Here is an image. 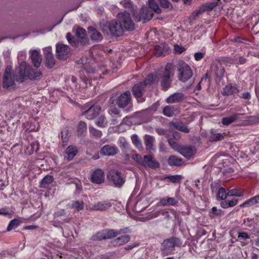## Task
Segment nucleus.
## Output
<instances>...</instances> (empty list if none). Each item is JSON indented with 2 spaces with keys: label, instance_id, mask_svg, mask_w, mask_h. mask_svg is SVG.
I'll use <instances>...</instances> for the list:
<instances>
[{
  "label": "nucleus",
  "instance_id": "1",
  "mask_svg": "<svg viewBox=\"0 0 259 259\" xmlns=\"http://www.w3.org/2000/svg\"><path fill=\"white\" fill-rule=\"evenodd\" d=\"M15 76L17 82H22L27 79L32 80L39 79L42 76V73L23 61L16 68Z\"/></svg>",
  "mask_w": 259,
  "mask_h": 259
},
{
  "label": "nucleus",
  "instance_id": "2",
  "mask_svg": "<svg viewBox=\"0 0 259 259\" xmlns=\"http://www.w3.org/2000/svg\"><path fill=\"white\" fill-rule=\"evenodd\" d=\"M100 26L102 31L107 34L110 32L112 37H119L123 34L124 29L117 19L112 20L109 22L103 20L100 22Z\"/></svg>",
  "mask_w": 259,
  "mask_h": 259
},
{
  "label": "nucleus",
  "instance_id": "3",
  "mask_svg": "<svg viewBox=\"0 0 259 259\" xmlns=\"http://www.w3.org/2000/svg\"><path fill=\"white\" fill-rule=\"evenodd\" d=\"M175 70V68L172 64L167 63L165 65L164 71L158 75V77L160 79V84L163 90H167L170 88Z\"/></svg>",
  "mask_w": 259,
  "mask_h": 259
},
{
  "label": "nucleus",
  "instance_id": "4",
  "mask_svg": "<svg viewBox=\"0 0 259 259\" xmlns=\"http://www.w3.org/2000/svg\"><path fill=\"white\" fill-rule=\"evenodd\" d=\"M154 13L145 6H143L139 11L133 10V18L135 21H142L143 23L149 22L152 19Z\"/></svg>",
  "mask_w": 259,
  "mask_h": 259
},
{
  "label": "nucleus",
  "instance_id": "5",
  "mask_svg": "<svg viewBox=\"0 0 259 259\" xmlns=\"http://www.w3.org/2000/svg\"><path fill=\"white\" fill-rule=\"evenodd\" d=\"M117 19L123 29L130 31L135 29V24L131 17L130 14L126 11L118 13Z\"/></svg>",
  "mask_w": 259,
  "mask_h": 259
},
{
  "label": "nucleus",
  "instance_id": "6",
  "mask_svg": "<svg viewBox=\"0 0 259 259\" xmlns=\"http://www.w3.org/2000/svg\"><path fill=\"white\" fill-rule=\"evenodd\" d=\"M178 65V77L180 81L185 82L192 76V71L187 63L180 61Z\"/></svg>",
  "mask_w": 259,
  "mask_h": 259
},
{
  "label": "nucleus",
  "instance_id": "7",
  "mask_svg": "<svg viewBox=\"0 0 259 259\" xmlns=\"http://www.w3.org/2000/svg\"><path fill=\"white\" fill-rule=\"evenodd\" d=\"M72 55L71 49L66 45L58 43L56 46V56L61 61L66 60Z\"/></svg>",
  "mask_w": 259,
  "mask_h": 259
},
{
  "label": "nucleus",
  "instance_id": "8",
  "mask_svg": "<svg viewBox=\"0 0 259 259\" xmlns=\"http://www.w3.org/2000/svg\"><path fill=\"white\" fill-rule=\"evenodd\" d=\"M109 181L117 188H120L125 183V179L120 172L116 170H111L107 174Z\"/></svg>",
  "mask_w": 259,
  "mask_h": 259
},
{
  "label": "nucleus",
  "instance_id": "9",
  "mask_svg": "<svg viewBox=\"0 0 259 259\" xmlns=\"http://www.w3.org/2000/svg\"><path fill=\"white\" fill-rule=\"evenodd\" d=\"M114 97L112 96L110 98V101L113 103L115 101ZM132 97L131 93L129 91H125V92L121 94L115 99L116 104L119 108H123L127 106L131 102Z\"/></svg>",
  "mask_w": 259,
  "mask_h": 259
},
{
  "label": "nucleus",
  "instance_id": "10",
  "mask_svg": "<svg viewBox=\"0 0 259 259\" xmlns=\"http://www.w3.org/2000/svg\"><path fill=\"white\" fill-rule=\"evenodd\" d=\"M11 71L12 67L8 66L5 69L3 76L4 88H9L15 85V73L12 75Z\"/></svg>",
  "mask_w": 259,
  "mask_h": 259
},
{
  "label": "nucleus",
  "instance_id": "11",
  "mask_svg": "<svg viewBox=\"0 0 259 259\" xmlns=\"http://www.w3.org/2000/svg\"><path fill=\"white\" fill-rule=\"evenodd\" d=\"M45 65L48 68H53L56 64L55 59L52 53L51 47L45 48L44 49Z\"/></svg>",
  "mask_w": 259,
  "mask_h": 259
},
{
  "label": "nucleus",
  "instance_id": "12",
  "mask_svg": "<svg viewBox=\"0 0 259 259\" xmlns=\"http://www.w3.org/2000/svg\"><path fill=\"white\" fill-rule=\"evenodd\" d=\"M142 166L145 167L156 169L159 167L160 164L152 155H146L144 156V162Z\"/></svg>",
  "mask_w": 259,
  "mask_h": 259
},
{
  "label": "nucleus",
  "instance_id": "13",
  "mask_svg": "<svg viewBox=\"0 0 259 259\" xmlns=\"http://www.w3.org/2000/svg\"><path fill=\"white\" fill-rule=\"evenodd\" d=\"M100 111L101 107L99 105H94L83 112L82 115H85L89 120H92L99 114Z\"/></svg>",
  "mask_w": 259,
  "mask_h": 259
},
{
  "label": "nucleus",
  "instance_id": "14",
  "mask_svg": "<svg viewBox=\"0 0 259 259\" xmlns=\"http://www.w3.org/2000/svg\"><path fill=\"white\" fill-rule=\"evenodd\" d=\"M146 86L142 82H139L137 83H136L132 88V92L133 95L137 99L141 98L145 91ZM138 102H139V99H138ZM143 101V100H141L140 102Z\"/></svg>",
  "mask_w": 259,
  "mask_h": 259
},
{
  "label": "nucleus",
  "instance_id": "15",
  "mask_svg": "<svg viewBox=\"0 0 259 259\" xmlns=\"http://www.w3.org/2000/svg\"><path fill=\"white\" fill-rule=\"evenodd\" d=\"M104 171L101 169H97L91 175V181L94 184L100 185L104 183Z\"/></svg>",
  "mask_w": 259,
  "mask_h": 259
},
{
  "label": "nucleus",
  "instance_id": "16",
  "mask_svg": "<svg viewBox=\"0 0 259 259\" xmlns=\"http://www.w3.org/2000/svg\"><path fill=\"white\" fill-rule=\"evenodd\" d=\"M177 151L187 159L193 157L195 152V148L191 146H180Z\"/></svg>",
  "mask_w": 259,
  "mask_h": 259
},
{
  "label": "nucleus",
  "instance_id": "17",
  "mask_svg": "<svg viewBox=\"0 0 259 259\" xmlns=\"http://www.w3.org/2000/svg\"><path fill=\"white\" fill-rule=\"evenodd\" d=\"M211 71L215 74L220 79L222 78L225 73V68L220 62H213L211 65Z\"/></svg>",
  "mask_w": 259,
  "mask_h": 259
},
{
  "label": "nucleus",
  "instance_id": "18",
  "mask_svg": "<svg viewBox=\"0 0 259 259\" xmlns=\"http://www.w3.org/2000/svg\"><path fill=\"white\" fill-rule=\"evenodd\" d=\"M180 109L177 106L167 105L163 108V114L168 117L176 116L180 114Z\"/></svg>",
  "mask_w": 259,
  "mask_h": 259
},
{
  "label": "nucleus",
  "instance_id": "19",
  "mask_svg": "<svg viewBox=\"0 0 259 259\" xmlns=\"http://www.w3.org/2000/svg\"><path fill=\"white\" fill-rule=\"evenodd\" d=\"M30 53L31 54V61L33 65L36 68H39L42 61L41 55L36 50L30 51Z\"/></svg>",
  "mask_w": 259,
  "mask_h": 259
},
{
  "label": "nucleus",
  "instance_id": "20",
  "mask_svg": "<svg viewBox=\"0 0 259 259\" xmlns=\"http://www.w3.org/2000/svg\"><path fill=\"white\" fill-rule=\"evenodd\" d=\"M185 99V95L182 93H175L170 95L166 99V102L168 104L178 103L182 102Z\"/></svg>",
  "mask_w": 259,
  "mask_h": 259
},
{
  "label": "nucleus",
  "instance_id": "21",
  "mask_svg": "<svg viewBox=\"0 0 259 259\" xmlns=\"http://www.w3.org/2000/svg\"><path fill=\"white\" fill-rule=\"evenodd\" d=\"M118 152V150L115 146L106 145L104 146L101 149V154L105 156H113Z\"/></svg>",
  "mask_w": 259,
  "mask_h": 259
},
{
  "label": "nucleus",
  "instance_id": "22",
  "mask_svg": "<svg viewBox=\"0 0 259 259\" xmlns=\"http://www.w3.org/2000/svg\"><path fill=\"white\" fill-rule=\"evenodd\" d=\"M88 30L91 40L98 42L103 39V37L102 34L94 27H88Z\"/></svg>",
  "mask_w": 259,
  "mask_h": 259
},
{
  "label": "nucleus",
  "instance_id": "23",
  "mask_svg": "<svg viewBox=\"0 0 259 259\" xmlns=\"http://www.w3.org/2000/svg\"><path fill=\"white\" fill-rule=\"evenodd\" d=\"M169 48L165 43H161L155 47V54L157 57L165 56L168 52Z\"/></svg>",
  "mask_w": 259,
  "mask_h": 259
},
{
  "label": "nucleus",
  "instance_id": "24",
  "mask_svg": "<svg viewBox=\"0 0 259 259\" xmlns=\"http://www.w3.org/2000/svg\"><path fill=\"white\" fill-rule=\"evenodd\" d=\"M75 35L79 39L81 44L84 46L88 44L89 39L87 37L85 30L82 27H78L75 31Z\"/></svg>",
  "mask_w": 259,
  "mask_h": 259
},
{
  "label": "nucleus",
  "instance_id": "25",
  "mask_svg": "<svg viewBox=\"0 0 259 259\" xmlns=\"http://www.w3.org/2000/svg\"><path fill=\"white\" fill-rule=\"evenodd\" d=\"M111 206V204L109 202H99L90 208L91 210H100L104 211L108 209Z\"/></svg>",
  "mask_w": 259,
  "mask_h": 259
},
{
  "label": "nucleus",
  "instance_id": "26",
  "mask_svg": "<svg viewBox=\"0 0 259 259\" xmlns=\"http://www.w3.org/2000/svg\"><path fill=\"white\" fill-rule=\"evenodd\" d=\"M168 164L172 166H180L183 163V160L182 158L178 157L176 155H170L167 159Z\"/></svg>",
  "mask_w": 259,
  "mask_h": 259
},
{
  "label": "nucleus",
  "instance_id": "27",
  "mask_svg": "<svg viewBox=\"0 0 259 259\" xmlns=\"http://www.w3.org/2000/svg\"><path fill=\"white\" fill-rule=\"evenodd\" d=\"M159 80V78L158 75L156 74L154 75L153 74H149L144 79L142 83L146 87L147 85H150L153 83H157Z\"/></svg>",
  "mask_w": 259,
  "mask_h": 259
},
{
  "label": "nucleus",
  "instance_id": "28",
  "mask_svg": "<svg viewBox=\"0 0 259 259\" xmlns=\"http://www.w3.org/2000/svg\"><path fill=\"white\" fill-rule=\"evenodd\" d=\"M147 5L148 7L153 13H155L157 14H161L162 12L161 9L155 0H148Z\"/></svg>",
  "mask_w": 259,
  "mask_h": 259
},
{
  "label": "nucleus",
  "instance_id": "29",
  "mask_svg": "<svg viewBox=\"0 0 259 259\" xmlns=\"http://www.w3.org/2000/svg\"><path fill=\"white\" fill-rule=\"evenodd\" d=\"M131 237L128 235L121 236L119 237L112 241V244L114 246H119L130 241Z\"/></svg>",
  "mask_w": 259,
  "mask_h": 259
},
{
  "label": "nucleus",
  "instance_id": "30",
  "mask_svg": "<svg viewBox=\"0 0 259 259\" xmlns=\"http://www.w3.org/2000/svg\"><path fill=\"white\" fill-rule=\"evenodd\" d=\"M242 115V114L240 113H235L232 116L224 117L222 119V123L225 125H228L236 120L238 118H239V116Z\"/></svg>",
  "mask_w": 259,
  "mask_h": 259
},
{
  "label": "nucleus",
  "instance_id": "31",
  "mask_svg": "<svg viewBox=\"0 0 259 259\" xmlns=\"http://www.w3.org/2000/svg\"><path fill=\"white\" fill-rule=\"evenodd\" d=\"M65 153L66 154L65 157L68 160H71L74 158L77 153V148L76 147L70 146L66 149Z\"/></svg>",
  "mask_w": 259,
  "mask_h": 259
},
{
  "label": "nucleus",
  "instance_id": "32",
  "mask_svg": "<svg viewBox=\"0 0 259 259\" xmlns=\"http://www.w3.org/2000/svg\"><path fill=\"white\" fill-rule=\"evenodd\" d=\"M178 201L175 198L167 197L162 198L159 201V203L162 206H174L178 203Z\"/></svg>",
  "mask_w": 259,
  "mask_h": 259
},
{
  "label": "nucleus",
  "instance_id": "33",
  "mask_svg": "<svg viewBox=\"0 0 259 259\" xmlns=\"http://www.w3.org/2000/svg\"><path fill=\"white\" fill-rule=\"evenodd\" d=\"M239 90L235 86L227 85L224 89L222 94L224 96H229L237 94Z\"/></svg>",
  "mask_w": 259,
  "mask_h": 259
},
{
  "label": "nucleus",
  "instance_id": "34",
  "mask_svg": "<svg viewBox=\"0 0 259 259\" xmlns=\"http://www.w3.org/2000/svg\"><path fill=\"white\" fill-rule=\"evenodd\" d=\"M54 177L51 175L46 176L41 181L40 183V187L41 188H47L49 186L53 181Z\"/></svg>",
  "mask_w": 259,
  "mask_h": 259
},
{
  "label": "nucleus",
  "instance_id": "35",
  "mask_svg": "<svg viewBox=\"0 0 259 259\" xmlns=\"http://www.w3.org/2000/svg\"><path fill=\"white\" fill-rule=\"evenodd\" d=\"M87 130V125L85 122L80 121L78 123L77 127V136H82L84 133L86 132Z\"/></svg>",
  "mask_w": 259,
  "mask_h": 259
},
{
  "label": "nucleus",
  "instance_id": "36",
  "mask_svg": "<svg viewBox=\"0 0 259 259\" xmlns=\"http://www.w3.org/2000/svg\"><path fill=\"white\" fill-rule=\"evenodd\" d=\"M224 138L223 134L221 133H215L213 130L210 132V135L209 137L210 142H216L222 140Z\"/></svg>",
  "mask_w": 259,
  "mask_h": 259
},
{
  "label": "nucleus",
  "instance_id": "37",
  "mask_svg": "<svg viewBox=\"0 0 259 259\" xmlns=\"http://www.w3.org/2000/svg\"><path fill=\"white\" fill-rule=\"evenodd\" d=\"M173 241L172 238H169L166 239H165L163 243H162V247H163V250H171L174 248Z\"/></svg>",
  "mask_w": 259,
  "mask_h": 259
},
{
  "label": "nucleus",
  "instance_id": "38",
  "mask_svg": "<svg viewBox=\"0 0 259 259\" xmlns=\"http://www.w3.org/2000/svg\"><path fill=\"white\" fill-rule=\"evenodd\" d=\"M69 131L68 128L65 127L62 132H61V137L62 140V146L65 147L68 141Z\"/></svg>",
  "mask_w": 259,
  "mask_h": 259
},
{
  "label": "nucleus",
  "instance_id": "39",
  "mask_svg": "<svg viewBox=\"0 0 259 259\" xmlns=\"http://www.w3.org/2000/svg\"><path fill=\"white\" fill-rule=\"evenodd\" d=\"M106 239H111L116 237L118 235L117 231L114 229L105 230Z\"/></svg>",
  "mask_w": 259,
  "mask_h": 259
},
{
  "label": "nucleus",
  "instance_id": "40",
  "mask_svg": "<svg viewBox=\"0 0 259 259\" xmlns=\"http://www.w3.org/2000/svg\"><path fill=\"white\" fill-rule=\"evenodd\" d=\"M154 138L150 136H148L145 139V144L146 150H150L152 149Z\"/></svg>",
  "mask_w": 259,
  "mask_h": 259
},
{
  "label": "nucleus",
  "instance_id": "41",
  "mask_svg": "<svg viewBox=\"0 0 259 259\" xmlns=\"http://www.w3.org/2000/svg\"><path fill=\"white\" fill-rule=\"evenodd\" d=\"M238 238L240 240H242L244 241L241 242V245L244 246L247 244V242H245L247 239L250 238L249 234L246 232H239Z\"/></svg>",
  "mask_w": 259,
  "mask_h": 259
},
{
  "label": "nucleus",
  "instance_id": "42",
  "mask_svg": "<svg viewBox=\"0 0 259 259\" xmlns=\"http://www.w3.org/2000/svg\"><path fill=\"white\" fill-rule=\"evenodd\" d=\"M91 239L93 241L101 240L106 239V235L105 233V230L101 232H98L96 234L93 235Z\"/></svg>",
  "mask_w": 259,
  "mask_h": 259
},
{
  "label": "nucleus",
  "instance_id": "43",
  "mask_svg": "<svg viewBox=\"0 0 259 259\" xmlns=\"http://www.w3.org/2000/svg\"><path fill=\"white\" fill-rule=\"evenodd\" d=\"M160 6L164 9H169L172 10L173 6L169 0H157Z\"/></svg>",
  "mask_w": 259,
  "mask_h": 259
},
{
  "label": "nucleus",
  "instance_id": "44",
  "mask_svg": "<svg viewBox=\"0 0 259 259\" xmlns=\"http://www.w3.org/2000/svg\"><path fill=\"white\" fill-rule=\"evenodd\" d=\"M228 194L226 192V189L223 187H221L217 194V200L219 199L225 200L227 197Z\"/></svg>",
  "mask_w": 259,
  "mask_h": 259
},
{
  "label": "nucleus",
  "instance_id": "45",
  "mask_svg": "<svg viewBox=\"0 0 259 259\" xmlns=\"http://www.w3.org/2000/svg\"><path fill=\"white\" fill-rule=\"evenodd\" d=\"M256 201L254 197L246 200L244 202L241 204L239 206L240 207H250L255 204H256Z\"/></svg>",
  "mask_w": 259,
  "mask_h": 259
},
{
  "label": "nucleus",
  "instance_id": "46",
  "mask_svg": "<svg viewBox=\"0 0 259 259\" xmlns=\"http://www.w3.org/2000/svg\"><path fill=\"white\" fill-rule=\"evenodd\" d=\"M72 207L77 211L82 210L84 208V203L81 201H74L72 203Z\"/></svg>",
  "mask_w": 259,
  "mask_h": 259
},
{
  "label": "nucleus",
  "instance_id": "47",
  "mask_svg": "<svg viewBox=\"0 0 259 259\" xmlns=\"http://www.w3.org/2000/svg\"><path fill=\"white\" fill-rule=\"evenodd\" d=\"M167 179L173 183H180L182 179L180 175H169L164 178V179Z\"/></svg>",
  "mask_w": 259,
  "mask_h": 259
},
{
  "label": "nucleus",
  "instance_id": "48",
  "mask_svg": "<svg viewBox=\"0 0 259 259\" xmlns=\"http://www.w3.org/2000/svg\"><path fill=\"white\" fill-rule=\"evenodd\" d=\"M168 143L169 146L175 150L177 151L180 147V145L176 142V139L174 138H169L167 139Z\"/></svg>",
  "mask_w": 259,
  "mask_h": 259
},
{
  "label": "nucleus",
  "instance_id": "49",
  "mask_svg": "<svg viewBox=\"0 0 259 259\" xmlns=\"http://www.w3.org/2000/svg\"><path fill=\"white\" fill-rule=\"evenodd\" d=\"M228 196H237L242 197L244 195V192L243 191L238 192V190L236 189H231L228 191L227 193Z\"/></svg>",
  "mask_w": 259,
  "mask_h": 259
},
{
  "label": "nucleus",
  "instance_id": "50",
  "mask_svg": "<svg viewBox=\"0 0 259 259\" xmlns=\"http://www.w3.org/2000/svg\"><path fill=\"white\" fill-rule=\"evenodd\" d=\"M182 122L177 119L174 120L169 123V126L170 128H175L179 131Z\"/></svg>",
  "mask_w": 259,
  "mask_h": 259
},
{
  "label": "nucleus",
  "instance_id": "51",
  "mask_svg": "<svg viewBox=\"0 0 259 259\" xmlns=\"http://www.w3.org/2000/svg\"><path fill=\"white\" fill-rule=\"evenodd\" d=\"M120 4L122 5L125 9H128L132 10L133 12L134 5L131 0H122L120 2Z\"/></svg>",
  "mask_w": 259,
  "mask_h": 259
},
{
  "label": "nucleus",
  "instance_id": "52",
  "mask_svg": "<svg viewBox=\"0 0 259 259\" xmlns=\"http://www.w3.org/2000/svg\"><path fill=\"white\" fill-rule=\"evenodd\" d=\"M89 132L92 136L96 138H101L102 135L101 131L98 130L93 127H90Z\"/></svg>",
  "mask_w": 259,
  "mask_h": 259
},
{
  "label": "nucleus",
  "instance_id": "53",
  "mask_svg": "<svg viewBox=\"0 0 259 259\" xmlns=\"http://www.w3.org/2000/svg\"><path fill=\"white\" fill-rule=\"evenodd\" d=\"M19 225V221L18 220L14 219L11 220L7 227V231H11L12 229L16 228Z\"/></svg>",
  "mask_w": 259,
  "mask_h": 259
},
{
  "label": "nucleus",
  "instance_id": "54",
  "mask_svg": "<svg viewBox=\"0 0 259 259\" xmlns=\"http://www.w3.org/2000/svg\"><path fill=\"white\" fill-rule=\"evenodd\" d=\"M131 139L133 144L138 148H140L142 147V144L140 142V139H139L138 136L136 134H134L132 136Z\"/></svg>",
  "mask_w": 259,
  "mask_h": 259
},
{
  "label": "nucleus",
  "instance_id": "55",
  "mask_svg": "<svg viewBox=\"0 0 259 259\" xmlns=\"http://www.w3.org/2000/svg\"><path fill=\"white\" fill-rule=\"evenodd\" d=\"M220 0H217V1H214L208 3H206L204 4L205 7L207 11H210L213 8H214L218 5V1H220Z\"/></svg>",
  "mask_w": 259,
  "mask_h": 259
},
{
  "label": "nucleus",
  "instance_id": "56",
  "mask_svg": "<svg viewBox=\"0 0 259 259\" xmlns=\"http://www.w3.org/2000/svg\"><path fill=\"white\" fill-rule=\"evenodd\" d=\"M66 38L68 42L72 46H76L77 42L76 41L75 38L71 35L70 33H67L66 34Z\"/></svg>",
  "mask_w": 259,
  "mask_h": 259
},
{
  "label": "nucleus",
  "instance_id": "57",
  "mask_svg": "<svg viewBox=\"0 0 259 259\" xmlns=\"http://www.w3.org/2000/svg\"><path fill=\"white\" fill-rule=\"evenodd\" d=\"M106 118L104 115H101L96 122V125L99 127H104Z\"/></svg>",
  "mask_w": 259,
  "mask_h": 259
},
{
  "label": "nucleus",
  "instance_id": "58",
  "mask_svg": "<svg viewBox=\"0 0 259 259\" xmlns=\"http://www.w3.org/2000/svg\"><path fill=\"white\" fill-rule=\"evenodd\" d=\"M155 132L158 135L164 136L166 138H168L169 136V134L168 133V131L162 128H156Z\"/></svg>",
  "mask_w": 259,
  "mask_h": 259
},
{
  "label": "nucleus",
  "instance_id": "59",
  "mask_svg": "<svg viewBox=\"0 0 259 259\" xmlns=\"http://www.w3.org/2000/svg\"><path fill=\"white\" fill-rule=\"evenodd\" d=\"M133 160L137 162L139 164L143 165L144 162V157H142V156L138 154L133 155L132 157Z\"/></svg>",
  "mask_w": 259,
  "mask_h": 259
},
{
  "label": "nucleus",
  "instance_id": "60",
  "mask_svg": "<svg viewBox=\"0 0 259 259\" xmlns=\"http://www.w3.org/2000/svg\"><path fill=\"white\" fill-rule=\"evenodd\" d=\"M174 47V51L176 53L181 54L185 51V49L184 47L179 46L178 45H175Z\"/></svg>",
  "mask_w": 259,
  "mask_h": 259
},
{
  "label": "nucleus",
  "instance_id": "61",
  "mask_svg": "<svg viewBox=\"0 0 259 259\" xmlns=\"http://www.w3.org/2000/svg\"><path fill=\"white\" fill-rule=\"evenodd\" d=\"M171 238H172V239L173 241V243L174 244V247H175V246L180 247L182 245V242L181 240L179 238H177V237H171Z\"/></svg>",
  "mask_w": 259,
  "mask_h": 259
},
{
  "label": "nucleus",
  "instance_id": "62",
  "mask_svg": "<svg viewBox=\"0 0 259 259\" xmlns=\"http://www.w3.org/2000/svg\"><path fill=\"white\" fill-rule=\"evenodd\" d=\"M211 212L215 215L221 216L222 214V211L221 209H218L216 207H213L211 209Z\"/></svg>",
  "mask_w": 259,
  "mask_h": 259
},
{
  "label": "nucleus",
  "instance_id": "63",
  "mask_svg": "<svg viewBox=\"0 0 259 259\" xmlns=\"http://www.w3.org/2000/svg\"><path fill=\"white\" fill-rule=\"evenodd\" d=\"M204 56V54L201 52H197L194 54V58L196 61H199Z\"/></svg>",
  "mask_w": 259,
  "mask_h": 259
},
{
  "label": "nucleus",
  "instance_id": "64",
  "mask_svg": "<svg viewBox=\"0 0 259 259\" xmlns=\"http://www.w3.org/2000/svg\"><path fill=\"white\" fill-rule=\"evenodd\" d=\"M227 204H228V207H233V206H235L237 204V203L238 202V199L234 198L232 200H227Z\"/></svg>",
  "mask_w": 259,
  "mask_h": 259
}]
</instances>
